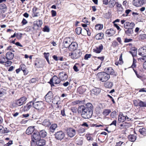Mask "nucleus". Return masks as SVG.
I'll return each mask as SVG.
<instances>
[{
  "label": "nucleus",
  "mask_w": 146,
  "mask_h": 146,
  "mask_svg": "<svg viewBox=\"0 0 146 146\" xmlns=\"http://www.w3.org/2000/svg\"><path fill=\"white\" fill-rule=\"evenodd\" d=\"M135 25V24L133 23L127 22L124 23V27L125 29H131L134 27Z\"/></svg>",
  "instance_id": "obj_8"
},
{
  "label": "nucleus",
  "mask_w": 146,
  "mask_h": 146,
  "mask_svg": "<svg viewBox=\"0 0 146 146\" xmlns=\"http://www.w3.org/2000/svg\"><path fill=\"white\" fill-rule=\"evenodd\" d=\"M103 28V25H102L98 24L96 25L95 28L97 30H100L102 29Z\"/></svg>",
  "instance_id": "obj_42"
},
{
  "label": "nucleus",
  "mask_w": 146,
  "mask_h": 146,
  "mask_svg": "<svg viewBox=\"0 0 146 146\" xmlns=\"http://www.w3.org/2000/svg\"><path fill=\"white\" fill-rule=\"evenodd\" d=\"M139 132L141 134L144 135H146V130L144 128L140 129L139 130Z\"/></svg>",
  "instance_id": "obj_38"
},
{
  "label": "nucleus",
  "mask_w": 146,
  "mask_h": 146,
  "mask_svg": "<svg viewBox=\"0 0 146 146\" xmlns=\"http://www.w3.org/2000/svg\"><path fill=\"white\" fill-rule=\"evenodd\" d=\"M104 36V34L102 33H99L97 34L95 37L97 40H100L102 39Z\"/></svg>",
  "instance_id": "obj_36"
},
{
  "label": "nucleus",
  "mask_w": 146,
  "mask_h": 146,
  "mask_svg": "<svg viewBox=\"0 0 146 146\" xmlns=\"http://www.w3.org/2000/svg\"><path fill=\"white\" fill-rule=\"evenodd\" d=\"M138 38L140 40H143L146 39V35L143 34L140 35L138 36Z\"/></svg>",
  "instance_id": "obj_45"
},
{
  "label": "nucleus",
  "mask_w": 146,
  "mask_h": 146,
  "mask_svg": "<svg viewBox=\"0 0 146 146\" xmlns=\"http://www.w3.org/2000/svg\"><path fill=\"white\" fill-rule=\"evenodd\" d=\"M116 6L117 7V9L118 12H122L123 11V8L121 4L117 2L116 3Z\"/></svg>",
  "instance_id": "obj_26"
},
{
  "label": "nucleus",
  "mask_w": 146,
  "mask_h": 146,
  "mask_svg": "<svg viewBox=\"0 0 146 146\" xmlns=\"http://www.w3.org/2000/svg\"><path fill=\"white\" fill-rule=\"evenodd\" d=\"M14 56V54L11 52H9L6 54V57L7 59L11 60L12 59Z\"/></svg>",
  "instance_id": "obj_19"
},
{
  "label": "nucleus",
  "mask_w": 146,
  "mask_h": 146,
  "mask_svg": "<svg viewBox=\"0 0 146 146\" xmlns=\"http://www.w3.org/2000/svg\"><path fill=\"white\" fill-rule=\"evenodd\" d=\"M7 93V89L6 88H1L0 89V97H1Z\"/></svg>",
  "instance_id": "obj_30"
},
{
  "label": "nucleus",
  "mask_w": 146,
  "mask_h": 146,
  "mask_svg": "<svg viewBox=\"0 0 146 146\" xmlns=\"http://www.w3.org/2000/svg\"><path fill=\"white\" fill-rule=\"evenodd\" d=\"M36 145L38 146H43L45 144V141L43 139H40L37 141H35Z\"/></svg>",
  "instance_id": "obj_23"
},
{
  "label": "nucleus",
  "mask_w": 146,
  "mask_h": 146,
  "mask_svg": "<svg viewBox=\"0 0 146 146\" xmlns=\"http://www.w3.org/2000/svg\"><path fill=\"white\" fill-rule=\"evenodd\" d=\"M116 111H114L111 113L110 116L111 117L114 118L116 117Z\"/></svg>",
  "instance_id": "obj_51"
},
{
  "label": "nucleus",
  "mask_w": 146,
  "mask_h": 146,
  "mask_svg": "<svg viewBox=\"0 0 146 146\" xmlns=\"http://www.w3.org/2000/svg\"><path fill=\"white\" fill-rule=\"evenodd\" d=\"M78 111V113H82L81 115L84 118H89L92 115V111L86 109L84 106H79Z\"/></svg>",
  "instance_id": "obj_1"
},
{
  "label": "nucleus",
  "mask_w": 146,
  "mask_h": 146,
  "mask_svg": "<svg viewBox=\"0 0 146 146\" xmlns=\"http://www.w3.org/2000/svg\"><path fill=\"white\" fill-rule=\"evenodd\" d=\"M143 0H134L133 2V5L136 7L141 6L143 4Z\"/></svg>",
  "instance_id": "obj_15"
},
{
  "label": "nucleus",
  "mask_w": 146,
  "mask_h": 146,
  "mask_svg": "<svg viewBox=\"0 0 146 146\" xmlns=\"http://www.w3.org/2000/svg\"><path fill=\"white\" fill-rule=\"evenodd\" d=\"M81 101H80L79 100H76L74 102H72L73 104L74 105H75L76 104H79V103H80V102H81Z\"/></svg>",
  "instance_id": "obj_61"
},
{
  "label": "nucleus",
  "mask_w": 146,
  "mask_h": 146,
  "mask_svg": "<svg viewBox=\"0 0 146 146\" xmlns=\"http://www.w3.org/2000/svg\"><path fill=\"white\" fill-rule=\"evenodd\" d=\"M21 23L23 25H25L27 23V21L25 19H23Z\"/></svg>",
  "instance_id": "obj_62"
},
{
  "label": "nucleus",
  "mask_w": 146,
  "mask_h": 146,
  "mask_svg": "<svg viewBox=\"0 0 146 146\" xmlns=\"http://www.w3.org/2000/svg\"><path fill=\"white\" fill-rule=\"evenodd\" d=\"M97 79L102 82H106L110 78V76L106 72H100L98 73L96 75Z\"/></svg>",
  "instance_id": "obj_2"
},
{
  "label": "nucleus",
  "mask_w": 146,
  "mask_h": 146,
  "mask_svg": "<svg viewBox=\"0 0 146 146\" xmlns=\"http://www.w3.org/2000/svg\"><path fill=\"white\" fill-rule=\"evenodd\" d=\"M126 116L123 115L122 113L120 114L118 118V122L119 123L123 122L125 120Z\"/></svg>",
  "instance_id": "obj_18"
},
{
  "label": "nucleus",
  "mask_w": 146,
  "mask_h": 146,
  "mask_svg": "<svg viewBox=\"0 0 146 146\" xmlns=\"http://www.w3.org/2000/svg\"><path fill=\"white\" fill-rule=\"evenodd\" d=\"M43 31L44 32H48L50 31L49 28L46 26H45L43 29Z\"/></svg>",
  "instance_id": "obj_53"
},
{
  "label": "nucleus",
  "mask_w": 146,
  "mask_h": 146,
  "mask_svg": "<svg viewBox=\"0 0 146 146\" xmlns=\"http://www.w3.org/2000/svg\"><path fill=\"white\" fill-rule=\"evenodd\" d=\"M106 72L108 74L113 75L114 73V71L111 67L106 68L105 69Z\"/></svg>",
  "instance_id": "obj_21"
},
{
  "label": "nucleus",
  "mask_w": 146,
  "mask_h": 146,
  "mask_svg": "<svg viewBox=\"0 0 146 146\" xmlns=\"http://www.w3.org/2000/svg\"><path fill=\"white\" fill-rule=\"evenodd\" d=\"M85 131V129L83 127H80L78 130V132L80 134H82Z\"/></svg>",
  "instance_id": "obj_47"
},
{
  "label": "nucleus",
  "mask_w": 146,
  "mask_h": 146,
  "mask_svg": "<svg viewBox=\"0 0 146 146\" xmlns=\"http://www.w3.org/2000/svg\"><path fill=\"white\" fill-rule=\"evenodd\" d=\"M26 69V66L24 64H21L20 66V68H19V72L20 71V69L22 71Z\"/></svg>",
  "instance_id": "obj_52"
},
{
  "label": "nucleus",
  "mask_w": 146,
  "mask_h": 146,
  "mask_svg": "<svg viewBox=\"0 0 146 146\" xmlns=\"http://www.w3.org/2000/svg\"><path fill=\"white\" fill-rule=\"evenodd\" d=\"M65 134L61 131H58L55 134V137L58 139H62L64 137Z\"/></svg>",
  "instance_id": "obj_11"
},
{
  "label": "nucleus",
  "mask_w": 146,
  "mask_h": 146,
  "mask_svg": "<svg viewBox=\"0 0 146 146\" xmlns=\"http://www.w3.org/2000/svg\"><path fill=\"white\" fill-rule=\"evenodd\" d=\"M44 57L46 58V60L48 59V57L49 55V53L44 52Z\"/></svg>",
  "instance_id": "obj_59"
},
{
  "label": "nucleus",
  "mask_w": 146,
  "mask_h": 146,
  "mask_svg": "<svg viewBox=\"0 0 146 146\" xmlns=\"http://www.w3.org/2000/svg\"><path fill=\"white\" fill-rule=\"evenodd\" d=\"M7 133V132L4 131V128L1 126H0V134Z\"/></svg>",
  "instance_id": "obj_50"
},
{
  "label": "nucleus",
  "mask_w": 146,
  "mask_h": 146,
  "mask_svg": "<svg viewBox=\"0 0 146 146\" xmlns=\"http://www.w3.org/2000/svg\"><path fill=\"white\" fill-rule=\"evenodd\" d=\"M36 10L37 8H36L33 9V11L34 15L33 17H37L38 16V13L36 12Z\"/></svg>",
  "instance_id": "obj_49"
},
{
  "label": "nucleus",
  "mask_w": 146,
  "mask_h": 146,
  "mask_svg": "<svg viewBox=\"0 0 146 146\" xmlns=\"http://www.w3.org/2000/svg\"><path fill=\"white\" fill-rule=\"evenodd\" d=\"M119 44L116 41H114L112 42L111 46L114 48H119Z\"/></svg>",
  "instance_id": "obj_40"
},
{
  "label": "nucleus",
  "mask_w": 146,
  "mask_h": 146,
  "mask_svg": "<svg viewBox=\"0 0 146 146\" xmlns=\"http://www.w3.org/2000/svg\"><path fill=\"white\" fill-rule=\"evenodd\" d=\"M82 29L81 28L78 27L75 29L76 32L78 35L80 34L81 33Z\"/></svg>",
  "instance_id": "obj_43"
},
{
  "label": "nucleus",
  "mask_w": 146,
  "mask_h": 146,
  "mask_svg": "<svg viewBox=\"0 0 146 146\" xmlns=\"http://www.w3.org/2000/svg\"><path fill=\"white\" fill-rule=\"evenodd\" d=\"M100 92V89L99 88H94L92 90V93L95 95H98Z\"/></svg>",
  "instance_id": "obj_27"
},
{
  "label": "nucleus",
  "mask_w": 146,
  "mask_h": 146,
  "mask_svg": "<svg viewBox=\"0 0 146 146\" xmlns=\"http://www.w3.org/2000/svg\"><path fill=\"white\" fill-rule=\"evenodd\" d=\"M139 54L141 56L146 55V46H144L139 49Z\"/></svg>",
  "instance_id": "obj_14"
},
{
  "label": "nucleus",
  "mask_w": 146,
  "mask_h": 146,
  "mask_svg": "<svg viewBox=\"0 0 146 146\" xmlns=\"http://www.w3.org/2000/svg\"><path fill=\"white\" fill-rule=\"evenodd\" d=\"M143 57L141 58H140V60H142L144 61V62L146 61V55L143 56Z\"/></svg>",
  "instance_id": "obj_64"
},
{
  "label": "nucleus",
  "mask_w": 146,
  "mask_h": 146,
  "mask_svg": "<svg viewBox=\"0 0 146 146\" xmlns=\"http://www.w3.org/2000/svg\"><path fill=\"white\" fill-rule=\"evenodd\" d=\"M5 63V65L7 66H10L12 63L10 61H6Z\"/></svg>",
  "instance_id": "obj_57"
},
{
  "label": "nucleus",
  "mask_w": 146,
  "mask_h": 146,
  "mask_svg": "<svg viewBox=\"0 0 146 146\" xmlns=\"http://www.w3.org/2000/svg\"><path fill=\"white\" fill-rule=\"evenodd\" d=\"M53 97L52 93L51 92H49L45 96L46 101L48 103L51 102L52 100Z\"/></svg>",
  "instance_id": "obj_10"
},
{
  "label": "nucleus",
  "mask_w": 146,
  "mask_h": 146,
  "mask_svg": "<svg viewBox=\"0 0 146 146\" xmlns=\"http://www.w3.org/2000/svg\"><path fill=\"white\" fill-rule=\"evenodd\" d=\"M27 100V98L25 97H23L19 99V106H21L25 103Z\"/></svg>",
  "instance_id": "obj_29"
},
{
  "label": "nucleus",
  "mask_w": 146,
  "mask_h": 146,
  "mask_svg": "<svg viewBox=\"0 0 146 146\" xmlns=\"http://www.w3.org/2000/svg\"><path fill=\"white\" fill-rule=\"evenodd\" d=\"M67 134L68 136L72 138L76 135V130L73 128H69L67 130Z\"/></svg>",
  "instance_id": "obj_7"
},
{
  "label": "nucleus",
  "mask_w": 146,
  "mask_h": 146,
  "mask_svg": "<svg viewBox=\"0 0 146 146\" xmlns=\"http://www.w3.org/2000/svg\"><path fill=\"white\" fill-rule=\"evenodd\" d=\"M12 144V141H10L9 142L5 145V146H9Z\"/></svg>",
  "instance_id": "obj_63"
},
{
  "label": "nucleus",
  "mask_w": 146,
  "mask_h": 146,
  "mask_svg": "<svg viewBox=\"0 0 146 146\" xmlns=\"http://www.w3.org/2000/svg\"><path fill=\"white\" fill-rule=\"evenodd\" d=\"M131 53L132 54L133 56H136L137 54V50L135 48L132 49L130 51Z\"/></svg>",
  "instance_id": "obj_44"
},
{
  "label": "nucleus",
  "mask_w": 146,
  "mask_h": 146,
  "mask_svg": "<svg viewBox=\"0 0 146 146\" xmlns=\"http://www.w3.org/2000/svg\"><path fill=\"white\" fill-rule=\"evenodd\" d=\"M103 48V46L102 44H101L98 47L93 49L94 51L97 53H99L101 52Z\"/></svg>",
  "instance_id": "obj_24"
},
{
  "label": "nucleus",
  "mask_w": 146,
  "mask_h": 146,
  "mask_svg": "<svg viewBox=\"0 0 146 146\" xmlns=\"http://www.w3.org/2000/svg\"><path fill=\"white\" fill-rule=\"evenodd\" d=\"M42 24V20H37L34 22L33 28L35 29H37L38 28L41 27Z\"/></svg>",
  "instance_id": "obj_9"
},
{
  "label": "nucleus",
  "mask_w": 146,
  "mask_h": 146,
  "mask_svg": "<svg viewBox=\"0 0 146 146\" xmlns=\"http://www.w3.org/2000/svg\"><path fill=\"white\" fill-rule=\"evenodd\" d=\"M57 127V124H52L50 127V130L51 132H54L55 129Z\"/></svg>",
  "instance_id": "obj_35"
},
{
  "label": "nucleus",
  "mask_w": 146,
  "mask_h": 146,
  "mask_svg": "<svg viewBox=\"0 0 146 146\" xmlns=\"http://www.w3.org/2000/svg\"><path fill=\"white\" fill-rule=\"evenodd\" d=\"M115 30L113 29L107 30L105 32L106 34L108 36H111L113 35L115 33Z\"/></svg>",
  "instance_id": "obj_17"
},
{
  "label": "nucleus",
  "mask_w": 146,
  "mask_h": 146,
  "mask_svg": "<svg viewBox=\"0 0 146 146\" xmlns=\"http://www.w3.org/2000/svg\"><path fill=\"white\" fill-rule=\"evenodd\" d=\"M82 21L85 23H86L87 25H88L90 23L88 21L86 18H84L83 19Z\"/></svg>",
  "instance_id": "obj_60"
},
{
  "label": "nucleus",
  "mask_w": 146,
  "mask_h": 146,
  "mask_svg": "<svg viewBox=\"0 0 146 146\" xmlns=\"http://www.w3.org/2000/svg\"><path fill=\"white\" fill-rule=\"evenodd\" d=\"M139 106L140 107H146V103L143 102L141 101H139Z\"/></svg>",
  "instance_id": "obj_46"
},
{
  "label": "nucleus",
  "mask_w": 146,
  "mask_h": 146,
  "mask_svg": "<svg viewBox=\"0 0 146 146\" xmlns=\"http://www.w3.org/2000/svg\"><path fill=\"white\" fill-rule=\"evenodd\" d=\"M6 58L4 55L0 56V63L3 64L6 61Z\"/></svg>",
  "instance_id": "obj_34"
},
{
  "label": "nucleus",
  "mask_w": 146,
  "mask_h": 146,
  "mask_svg": "<svg viewBox=\"0 0 146 146\" xmlns=\"http://www.w3.org/2000/svg\"><path fill=\"white\" fill-rule=\"evenodd\" d=\"M136 60H135L134 58H133V64L131 66V67L133 68H134L135 67L136 65Z\"/></svg>",
  "instance_id": "obj_55"
},
{
  "label": "nucleus",
  "mask_w": 146,
  "mask_h": 146,
  "mask_svg": "<svg viewBox=\"0 0 146 146\" xmlns=\"http://www.w3.org/2000/svg\"><path fill=\"white\" fill-rule=\"evenodd\" d=\"M122 144H123V145H124L125 143H124L123 142L120 141L116 143L115 146H121Z\"/></svg>",
  "instance_id": "obj_56"
},
{
  "label": "nucleus",
  "mask_w": 146,
  "mask_h": 146,
  "mask_svg": "<svg viewBox=\"0 0 146 146\" xmlns=\"http://www.w3.org/2000/svg\"><path fill=\"white\" fill-rule=\"evenodd\" d=\"M91 55L90 54H86L84 56V59L86 60H88L89 58L91 57Z\"/></svg>",
  "instance_id": "obj_54"
},
{
  "label": "nucleus",
  "mask_w": 146,
  "mask_h": 146,
  "mask_svg": "<svg viewBox=\"0 0 146 146\" xmlns=\"http://www.w3.org/2000/svg\"><path fill=\"white\" fill-rule=\"evenodd\" d=\"M60 82V79L56 76H54L53 78L50 79L49 83H50L51 86H54V84H58Z\"/></svg>",
  "instance_id": "obj_6"
},
{
  "label": "nucleus",
  "mask_w": 146,
  "mask_h": 146,
  "mask_svg": "<svg viewBox=\"0 0 146 146\" xmlns=\"http://www.w3.org/2000/svg\"><path fill=\"white\" fill-rule=\"evenodd\" d=\"M33 106L34 108L39 111L44 109L45 107L44 103L41 101H33Z\"/></svg>",
  "instance_id": "obj_3"
},
{
  "label": "nucleus",
  "mask_w": 146,
  "mask_h": 146,
  "mask_svg": "<svg viewBox=\"0 0 146 146\" xmlns=\"http://www.w3.org/2000/svg\"><path fill=\"white\" fill-rule=\"evenodd\" d=\"M42 123V125L46 127L50 126L51 125V123L48 119L44 120Z\"/></svg>",
  "instance_id": "obj_28"
},
{
  "label": "nucleus",
  "mask_w": 146,
  "mask_h": 146,
  "mask_svg": "<svg viewBox=\"0 0 146 146\" xmlns=\"http://www.w3.org/2000/svg\"><path fill=\"white\" fill-rule=\"evenodd\" d=\"M78 47V44L75 42H72L68 48L70 51L76 50Z\"/></svg>",
  "instance_id": "obj_12"
},
{
  "label": "nucleus",
  "mask_w": 146,
  "mask_h": 146,
  "mask_svg": "<svg viewBox=\"0 0 146 146\" xmlns=\"http://www.w3.org/2000/svg\"><path fill=\"white\" fill-rule=\"evenodd\" d=\"M83 139L82 137H77L76 140V143L78 145L81 146L83 143Z\"/></svg>",
  "instance_id": "obj_20"
},
{
  "label": "nucleus",
  "mask_w": 146,
  "mask_h": 146,
  "mask_svg": "<svg viewBox=\"0 0 146 146\" xmlns=\"http://www.w3.org/2000/svg\"><path fill=\"white\" fill-rule=\"evenodd\" d=\"M39 133L40 137H46L47 135L46 132L44 130L40 131Z\"/></svg>",
  "instance_id": "obj_32"
},
{
  "label": "nucleus",
  "mask_w": 146,
  "mask_h": 146,
  "mask_svg": "<svg viewBox=\"0 0 146 146\" xmlns=\"http://www.w3.org/2000/svg\"><path fill=\"white\" fill-rule=\"evenodd\" d=\"M125 34L127 35L128 36H130L133 33V30L132 29H128L127 30L125 31Z\"/></svg>",
  "instance_id": "obj_41"
},
{
  "label": "nucleus",
  "mask_w": 146,
  "mask_h": 146,
  "mask_svg": "<svg viewBox=\"0 0 146 146\" xmlns=\"http://www.w3.org/2000/svg\"><path fill=\"white\" fill-rule=\"evenodd\" d=\"M111 112V111L110 110L105 109L104 110L103 114L105 116H107Z\"/></svg>",
  "instance_id": "obj_39"
},
{
  "label": "nucleus",
  "mask_w": 146,
  "mask_h": 146,
  "mask_svg": "<svg viewBox=\"0 0 146 146\" xmlns=\"http://www.w3.org/2000/svg\"><path fill=\"white\" fill-rule=\"evenodd\" d=\"M73 41V40L72 37H66L64 40L63 42L64 46L65 48H68L71 43Z\"/></svg>",
  "instance_id": "obj_5"
},
{
  "label": "nucleus",
  "mask_w": 146,
  "mask_h": 146,
  "mask_svg": "<svg viewBox=\"0 0 146 146\" xmlns=\"http://www.w3.org/2000/svg\"><path fill=\"white\" fill-rule=\"evenodd\" d=\"M113 85L111 82H107L106 84V87L108 88H111Z\"/></svg>",
  "instance_id": "obj_48"
},
{
  "label": "nucleus",
  "mask_w": 146,
  "mask_h": 146,
  "mask_svg": "<svg viewBox=\"0 0 146 146\" xmlns=\"http://www.w3.org/2000/svg\"><path fill=\"white\" fill-rule=\"evenodd\" d=\"M40 136L39 135V133L38 132H34L32 136V139L33 141L34 142L35 141L33 139L36 141H37L39 140L40 139Z\"/></svg>",
  "instance_id": "obj_16"
},
{
  "label": "nucleus",
  "mask_w": 146,
  "mask_h": 146,
  "mask_svg": "<svg viewBox=\"0 0 146 146\" xmlns=\"http://www.w3.org/2000/svg\"><path fill=\"white\" fill-rule=\"evenodd\" d=\"M34 126L29 127L26 130V133L28 135L31 134L34 130Z\"/></svg>",
  "instance_id": "obj_25"
},
{
  "label": "nucleus",
  "mask_w": 146,
  "mask_h": 146,
  "mask_svg": "<svg viewBox=\"0 0 146 146\" xmlns=\"http://www.w3.org/2000/svg\"><path fill=\"white\" fill-rule=\"evenodd\" d=\"M82 54V52L80 50H77L72 52L69 53V56L73 59H78Z\"/></svg>",
  "instance_id": "obj_4"
},
{
  "label": "nucleus",
  "mask_w": 146,
  "mask_h": 146,
  "mask_svg": "<svg viewBox=\"0 0 146 146\" xmlns=\"http://www.w3.org/2000/svg\"><path fill=\"white\" fill-rule=\"evenodd\" d=\"M6 5L4 4H1L0 5V13H3L6 10H7Z\"/></svg>",
  "instance_id": "obj_22"
},
{
  "label": "nucleus",
  "mask_w": 146,
  "mask_h": 146,
  "mask_svg": "<svg viewBox=\"0 0 146 146\" xmlns=\"http://www.w3.org/2000/svg\"><path fill=\"white\" fill-rule=\"evenodd\" d=\"M128 138L129 141L132 142H134L136 140V137L134 135H130L128 136Z\"/></svg>",
  "instance_id": "obj_31"
},
{
  "label": "nucleus",
  "mask_w": 146,
  "mask_h": 146,
  "mask_svg": "<svg viewBox=\"0 0 146 146\" xmlns=\"http://www.w3.org/2000/svg\"><path fill=\"white\" fill-rule=\"evenodd\" d=\"M51 13L52 17H55L56 15V12L54 10H52L51 11Z\"/></svg>",
  "instance_id": "obj_58"
},
{
  "label": "nucleus",
  "mask_w": 146,
  "mask_h": 146,
  "mask_svg": "<svg viewBox=\"0 0 146 146\" xmlns=\"http://www.w3.org/2000/svg\"><path fill=\"white\" fill-rule=\"evenodd\" d=\"M85 108L88 110L92 111V104L90 103H88L86 104V106L85 107Z\"/></svg>",
  "instance_id": "obj_37"
},
{
  "label": "nucleus",
  "mask_w": 146,
  "mask_h": 146,
  "mask_svg": "<svg viewBox=\"0 0 146 146\" xmlns=\"http://www.w3.org/2000/svg\"><path fill=\"white\" fill-rule=\"evenodd\" d=\"M32 105H33V101L30 102L24 106L25 110H26V111H27L29 110L31 107Z\"/></svg>",
  "instance_id": "obj_33"
},
{
  "label": "nucleus",
  "mask_w": 146,
  "mask_h": 146,
  "mask_svg": "<svg viewBox=\"0 0 146 146\" xmlns=\"http://www.w3.org/2000/svg\"><path fill=\"white\" fill-rule=\"evenodd\" d=\"M59 77L60 80L62 81L66 80L68 78V76L66 73L64 72H60L59 74Z\"/></svg>",
  "instance_id": "obj_13"
}]
</instances>
